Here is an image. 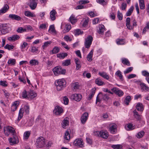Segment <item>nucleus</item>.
Wrapping results in <instances>:
<instances>
[{"label":"nucleus","instance_id":"nucleus-13","mask_svg":"<svg viewBox=\"0 0 149 149\" xmlns=\"http://www.w3.org/2000/svg\"><path fill=\"white\" fill-rule=\"evenodd\" d=\"M109 126L111 132L113 134L115 133L117 130V125L115 123H111L109 125Z\"/></svg>","mask_w":149,"mask_h":149},{"label":"nucleus","instance_id":"nucleus-23","mask_svg":"<svg viewBox=\"0 0 149 149\" xmlns=\"http://www.w3.org/2000/svg\"><path fill=\"white\" fill-rule=\"evenodd\" d=\"M56 12L54 9L50 12V17L52 21H54L56 19Z\"/></svg>","mask_w":149,"mask_h":149},{"label":"nucleus","instance_id":"nucleus-45","mask_svg":"<svg viewBox=\"0 0 149 149\" xmlns=\"http://www.w3.org/2000/svg\"><path fill=\"white\" fill-rule=\"evenodd\" d=\"M134 9V7L133 6H131L128 10L127 12L126 13V16H130L131 15L132 13V12Z\"/></svg>","mask_w":149,"mask_h":149},{"label":"nucleus","instance_id":"nucleus-8","mask_svg":"<svg viewBox=\"0 0 149 149\" xmlns=\"http://www.w3.org/2000/svg\"><path fill=\"white\" fill-rule=\"evenodd\" d=\"M93 40V38L91 35L85 38L84 45L86 48H89L90 47Z\"/></svg>","mask_w":149,"mask_h":149},{"label":"nucleus","instance_id":"nucleus-10","mask_svg":"<svg viewBox=\"0 0 149 149\" xmlns=\"http://www.w3.org/2000/svg\"><path fill=\"white\" fill-rule=\"evenodd\" d=\"M13 135V137L10 138L9 139V141L11 145L17 144L19 142V140L17 136L14 134Z\"/></svg>","mask_w":149,"mask_h":149},{"label":"nucleus","instance_id":"nucleus-18","mask_svg":"<svg viewBox=\"0 0 149 149\" xmlns=\"http://www.w3.org/2000/svg\"><path fill=\"white\" fill-rule=\"evenodd\" d=\"M19 36L17 34H14L8 37V40L10 41L14 42L19 38Z\"/></svg>","mask_w":149,"mask_h":149},{"label":"nucleus","instance_id":"nucleus-16","mask_svg":"<svg viewBox=\"0 0 149 149\" xmlns=\"http://www.w3.org/2000/svg\"><path fill=\"white\" fill-rule=\"evenodd\" d=\"M133 113L134 116L136 120L140 122L142 120V115L139 114L136 109L134 111Z\"/></svg>","mask_w":149,"mask_h":149},{"label":"nucleus","instance_id":"nucleus-47","mask_svg":"<svg viewBox=\"0 0 149 149\" xmlns=\"http://www.w3.org/2000/svg\"><path fill=\"white\" fill-rule=\"evenodd\" d=\"M59 51V48L57 47H55L53 50L51 51L50 53L52 54H56L58 53Z\"/></svg>","mask_w":149,"mask_h":149},{"label":"nucleus","instance_id":"nucleus-60","mask_svg":"<svg viewBox=\"0 0 149 149\" xmlns=\"http://www.w3.org/2000/svg\"><path fill=\"white\" fill-rule=\"evenodd\" d=\"M95 90H93V89L91 91V92L89 95V97H88V100H90L91 99L92 97L95 94Z\"/></svg>","mask_w":149,"mask_h":149},{"label":"nucleus","instance_id":"nucleus-7","mask_svg":"<svg viewBox=\"0 0 149 149\" xmlns=\"http://www.w3.org/2000/svg\"><path fill=\"white\" fill-rule=\"evenodd\" d=\"M3 130L5 135L7 136H8L10 133L13 134L15 132L14 128L10 126L4 127Z\"/></svg>","mask_w":149,"mask_h":149},{"label":"nucleus","instance_id":"nucleus-4","mask_svg":"<svg viewBox=\"0 0 149 149\" xmlns=\"http://www.w3.org/2000/svg\"><path fill=\"white\" fill-rule=\"evenodd\" d=\"M45 144V140L42 137H39L37 139L35 143V145L38 148H41Z\"/></svg>","mask_w":149,"mask_h":149},{"label":"nucleus","instance_id":"nucleus-32","mask_svg":"<svg viewBox=\"0 0 149 149\" xmlns=\"http://www.w3.org/2000/svg\"><path fill=\"white\" fill-rule=\"evenodd\" d=\"M39 62L36 59H32L29 61L30 65L31 66H36L38 65Z\"/></svg>","mask_w":149,"mask_h":149},{"label":"nucleus","instance_id":"nucleus-20","mask_svg":"<svg viewBox=\"0 0 149 149\" xmlns=\"http://www.w3.org/2000/svg\"><path fill=\"white\" fill-rule=\"evenodd\" d=\"M126 26L127 28L130 30L133 29V26L130 25V17H127L126 20Z\"/></svg>","mask_w":149,"mask_h":149},{"label":"nucleus","instance_id":"nucleus-30","mask_svg":"<svg viewBox=\"0 0 149 149\" xmlns=\"http://www.w3.org/2000/svg\"><path fill=\"white\" fill-rule=\"evenodd\" d=\"M24 15L25 16L29 17H36L35 14L28 11H25L24 12Z\"/></svg>","mask_w":149,"mask_h":149},{"label":"nucleus","instance_id":"nucleus-40","mask_svg":"<svg viewBox=\"0 0 149 149\" xmlns=\"http://www.w3.org/2000/svg\"><path fill=\"white\" fill-rule=\"evenodd\" d=\"M28 96L31 99L35 97L37 94L36 93L33 91H30L28 94Z\"/></svg>","mask_w":149,"mask_h":149},{"label":"nucleus","instance_id":"nucleus-31","mask_svg":"<svg viewBox=\"0 0 149 149\" xmlns=\"http://www.w3.org/2000/svg\"><path fill=\"white\" fill-rule=\"evenodd\" d=\"M140 85L141 87L142 90L143 91L145 90L147 91H149V87L146 84L143 83H141Z\"/></svg>","mask_w":149,"mask_h":149},{"label":"nucleus","instance_id":"nucleus-50","mask_svg":"<svg viewBox=\"0 0 149 149\" xmlns=\"http://www.w3.org/2000/svg\"><path fill=\"white\" fill-rule=\"evenodd\" d=\"M24 112L26 114H28L29 112V106L28 104H26L24 106Z\"/></svg>","mask_w":149,"mask_h":149},{"label":"nucleus","instance_id":"nucleus-33","mask_svg":"<svg viewBox=\"0 0 149 149\" xmlns=\"http://www.w3.org/2000/svg\"><path fill=\"white\" fill-rule=\"evenodd\" d=\"M115 75L118 77L121 81L123 80V76L121 72L119 70H118L115 74Z\"/></svg>","mask_w":149,"mask_h":149},{"label":"nucleus","instance_id":"nucleus-6","mask_svg":"<svg viewBox=\"0 0 149 149\" xmlns=\"http://www.w3.org/2000/svg\"><path fill=\"white\" fill-rule=\"evenodd\" d=\"M54 74L56 76L59 74H63L65 73L66 70L64 69H62L59 66L55 67L53 70Z\"/></svg>","mask_w":149,"mask_h":149},{"label":"nucleus","instance_id":"nucleus-54","mask_svg":"<svg viewBox=\"0 0 149 149\" xmlns=\"http://www.w3.org/2000/svg\"><path fill=\"white\" fill-rule=\"evenodd\" d=\"M31 133L29 131H27L24 133V138L25 139H27L30 135Z\"/></svg>","mask_w":149,"mask_h":149},{"label":"nucleus","instance_id":"nucleus-14","mask_svg":"<svg viewBox=\"0 0 149 149\" xmlns=\"http://www.w3.org/2000/svg\"><path fill=\"white\" fill-rule=\"evenodd\" d=\"M74 145L77 146L82 147L83 145V141L81 139H76L74 142Z\"/></svg>","mask_w":149,"mask_h":149},{"label":"nucleus","instance_id":"nucleus-36","mask_svg":"<svg viewBox=\"0 0 149 149\" xmlns=\"http://www.w3.org/2000/svg\"><path fill=\"white\" fill-rule=\"evenodd\" d=\"M93 50L92 49L88 55L87 59L89 61H91L92 60V58L93 55Z\"/></svg>","mask_w":149,"mask_h":149},{"label":"nucleus","instance_id":"nucleus-44","mask_svg":"<svg viewBox=\"0 0 149 149\" xmlns=\"http://www.w3.org/2000/svg\"><path fill=\"white\" fill-rule=\"evenodd\" d=\"M74 33L75 36H77L82 35L83 33V32L81 31L80 29H78L75 30Z\"/></svg>","mask_w":149,"mask_h":149},{"label":"nucleus","instance_id":"nucleus-48","mask_svg":"<svg viewBox=\"0 0 149 149\" xmlns=\"http://www.w3.org/2000/svg\"><path fill=\"white\" fill-rule=\"evenodd\" d=\"M64 138L65 139L67 140H70V135L68 131H66L65 132Z\"/></svg>","mask_w":149,"mask_h":149},{"label":"nucleus","instance_id":"nucleus-34","mask_svg":"<svg viewBox=\"0 0 149 149\" xmlns=\"http://www.w3.org/2000/svg\"><path fill=\"white\" fill-rule=\"evenodd\" d=\"M125 128L127 130H129L134 129L135 127L132 124L129 123L125 125Z\"/></svg>","mask_w":149,"mask_h":149},{"label":"nucleus","instance_id":"nucleus-9","mask_svg":"<svg viewBox=\"0 0 149 149\" xmlns=\"http://www.w3.org/2000/svg\"><path fill=\"white\" fill-rule=\"evenodd\" d=\"M111 90L119 97H121L124 95L123 92L117 88H113L111 89Z\"/></svg>","mask_w":149,"mask_h":149},{"label":"nucleus","instance_id":"nucleus-2","mask_svg":"<svg viewBox=\"0 0 149 149\" xmlns=\"http://www.w3.org/2000/svg\"><path fill=\"white\" fill-rule=\"evenodd\" d=\"M109 95L100 93L96 97V103L100 102L102 100L107 101L109 99Z\"/></svg>","mask_w":149,"mask_h":149},{"label":"nucleus","instance_id":"nucleus-39","mask_svg":"<svg viewBox=\"0 0 149 149\" xmlns=\"http://www.w3.org/2000/svg\"><path fill=\"white\" fill-rule=\"evenodd\" d=\"M71 23L72 24H74L77 21V19L74 17L73 15H72L69 18Z\"/></svg>","mask_w":149,"mask_h":149},{"label":"nucleus","instance_id":"nucleus-63","mask_svg":"<svg viewBox=\"0 0 149 149\" xmlns=\"http://www.w3.org/2000/svg\"><path fill=\"white\" fill-rule=\"evenodd\" d=\"M63 103L65 104L66 105L68 104L69 99L67 97L65 96L63 98Z\"/></svg>","mask_w":149,"mask_h":149},{"label":"nucleus","instance_id":"nucleus-56","mask_svg":"<svg viewBox=\"0 0 149 149\" xmlns=\"http://www.w3.org/2000/svg\"><path fill=\"white\" fill-rule=\"evenodd\" d=\"M70 64V60L67 59L65 60L62 63L63 66H68Z\"/></svg>","mask_w":149,"mask_h":149},{"label":"nucleus","instance_id":"nucleus-15","mask_svg":"<svg viewBox=\"0 0 149 149\" xmlns=\"http://www.w3.org/2000/svg\"><path fill=\"white\" fill-rule=\"evenodd\" d=\"M71 97L73 100L77 101H79L82 98V95L80 94H75L72 95L71 96Z\"/></svg>","mask_w":149,"mask_h":149},{"label":"nucleus","instance_id":"nucleus-37","mask_svg":"<svg viewBox=\"0 0 149 149\" xmlns=\"http://www.w3.org/2000/svg\"><path fill=\"white\" fill-rule=\"evenodd\" d=\"M9 9V6L7 4H5L4 7L0 10V13H6Z\"/></svg>","mask_w":149,"mask_h":149},{"label":"nucleus","instance_id":"nucleus-43","mask_svg":"<svg viewBox=\"0 0 149 149\" xmlns=\"http://www.w3.org/2000/svg\"><path fill=\"white\" fill-rule=\"evenodd\" d=\"M74 61L76 63V68L77 69H78L81 67L80 62L77 58H75Z\"/></svg>","mask_w":149,"mask_h":149},{"label":"nucleus","instance_id":"nucleus-26","mask_svg":"<svg viewBox=\"0 0 149 149\" xmlns=\"http://www.w3.org/2000/svg\"><path fill=\"white\" fill-rule=\"evenodd\" d=\"M105 31L104 26V25L101 24L99 26V30L97 32L99 34L103 35Z\"/></svg>","mask_w":149,"mask_h":149},{"label":"nucleus","instance_id":"nucleus-62","mask_svg":"<svg viewBox=\"0 0 149 149\" xmlns=\"http://www.w3.org/2000/svg\"><path fill=\"white\" fill-rule=\"evenodd\" d=\"M83 75L84 77H86L88 78H89L91 77V74L89 73H86V71L83 72Z\"/></svg>","mask_w":149,"mask_h":149},{"label":"nucleus","instance_id":"nucleus-21","mask_svg":"<svg viewBox=\"0 0 149 149\" xmlns=\"http://www.w3.org/2000/svg\"><path fill=\"white\" fill-rule=\"evenodd\" d=\"M98 74L101 77L105 79L109 80V75H108L105 72H99Z\"/></svg>","mask_w":149,"mask_h":149},{"label":"nucleus","instance_id":"nucleus-22","mask_svg":"<svg viewBox=\"0 0 149 149\" xmlns=\"http://www.w3.org/2000/svg\"><path fill=\"white\" fill-rule=\"evenodd\" d=\"M19 104V101H16L14 102L11 107V110L13 111H15L17 109Z\"/></svg>","mask_w":149,"mask_h":149},{"label":"nucleus","instance_id":"nucleus-28","mask_svg":"<svg viewBox=\"0 0 149 149\" xmlns=\"http://www.w3.org/2000/svg\"><path fill=\"white\" fill-rule=\"evenodd\" d=\"M24 112L23 108H21L19 111L18 117L17 119L18 121H19L23 117Z\"/></svg>","mask_w":149,"mask_h":149},{"label":"nucleus","instance_id":"nucleus-35","mask_svg":"<svg viewBox=\"0 0 149 149\" xmlns=\"http://www.w3.org/2000/svg\"><path fill=\"white\" fill-rule=\"evenodd\" d=\"M7 63L9 65H14L16 63V60L14 59L10 58L8 60Z\"/></svg>","mask_w":149,"mask_h":149},{"label":"nucleus","instance_id":"nucleus-49","mask_svg":"<svg viewBox=\"0 0 149 149\" xmlns=\"http://www.w3.org/2000/svg\"><path fill=\"white\" fill-rule=\"evenodd\" d=\"M49 31L51 33H56V30L54 25L50 26Z\"/></svg>","mask_w":149,"mask_h":149},{"label":"nucleus","instance_id":"nucleus-19","mask_svg":"<svg viewBox=\"0 0 149 149\" xmlns=\"http://www.w3.org/2000/svg\"><path fill=\"white\" fill-rule=\"evenodd\" d=\"M69 118L67 117L65 118L62 121V127L63 128H66L67 126L69 125Z\"/></svg>","mask_w":149,"mask_h":149},{"label":"nucleus","instance_id":"nucleus-57","mask_svg":"<svg viewBox=\"0 0 149 149\" xmlns=\"http://www.w3.org/2000/svg\"><path fill=\"white\" fill-rule=\"evenodd\" d=\"M133 68L132 67H130L127 69L125 70L124 71L125 74L131 72L133 70Z\"/></svg>","mask_w":149,"mask_h":149},{"label":"nucleus","instance_id":"nucleus-61","mask_svg":"<svg viewBox=\"0 0 149 149\" xmlns=\"http://www.w3.org/2000/svg\"><path fill=\"white\" fill-rule=\"evenodd\" d=\"M71 26L70 24H67L66 25L65 29V32H67L69 31L71 29Z\"/></svg>","mask_w":149,"mask_h":149},{"label":"nucleus","instance_id":"nucleus-41","mask_svg":"<svg viewBox=\"0 0 149 149\" xmlns=\"http://www.w3.org/2000/svg\"><path fill=\"white\" fill-rule=\"evenodd\" d=\"M139 3L140 8L142 10L144 9L145 5L144 0H139Z\"/></svg>","mask_w":149,"mask_h":149},{"label":"nucleus","instance_id":"nucleus-25","mask_svg":"<svg viewBox=\"0 0 149 149\" xmlns=\"http://www.w3.org/2000/svg\"><path fill=\"white\" fill-rule=\"evenodd\" d=\"M136 108L138 111H143L144 109V106L143 104L140 102H138L137 103Z\"/></svg>","mask_w":149,"mask_h":149},{"label":"nucleus","instance_id":"nucleus-53","mask_svg":"<svg viewBox=\"0 0 149 149\" xmlns=\"http://www.w3.org/2000/svg\"><path fill=\"white\" fill-rule=\"evenodd\" d=\"M68 56V54L66 53H61L58 54L57 56L58 57L60 58H63L65 57Z\"/></svg>","mask_w":149,"mask_h":149},{"label":"nucleus","instance_id":"nucleus-12","mask_svg":"<svg viewBox=\"0 0 149 149\" xmlns=\"http://www.w3.org/2000/svg\"><path fill=\"white\" fill-rule=\"evenodd\" d=\"M88 116V114L87 112H85L82 115L81 118V122L83 124L85 123L87 121Z\"/></svg>","mask_w":149,"mask_h":149},{"label":"nucleus","instance_id":"nucleus-11","mask_svg":"<svg viewBox=\"0 0 149 149\" xmlns=\"http://www.w3.org/2000/svg\"><path fill=\"white\" fill-rule=\"evenodd\" d=\"M63 109L58 106L55 107L53 111L54 113L56 115H60L63 112Z\"/></svg>","mask_w":149,"mask_h":149},{"label":"nucleus","instance_id":"nucleus-27","mask_svg":"<svg viewBox=\"0 0 149 149\" xmlns=\"http://www.w3.org/2000/svg\"><path fill=\"white\" fill-rule=\"evenodd\" d=\"M89 21V18L88 17L84 19L81 22L82 26L84 27H86L87 26Z\"/></svg>","mask_w":149,"mask_h":149},{"label":"nucleus","instance_id":"nucleus-59","mask_svg":"<svg viewBox=\"0 0 149 149\" xmlns=\"http://www.w3.org/2000/svg\"><path fill=\"white\" fill-rule=\"evenodd\" d=\"M48 26V25L47 24H40L39 28L40 29H45Z\"/></svg>","mask_w":149,"mask_h":149},{"label":"nucleus","instance_id":"nucleus-46","mask_svg":"<svg viewBox=\"0 0 149 149\" xmlns=\"http://www.w3.org/2000/svg\"><path fill=\"white\" fill-rule=\"evenodd\" d=\"M116 42L118 45H124L125 43V40L123 39H117Z\"/></svg>","mask_w":149,"mask_h":149},{"label":"nucleus","instance_id":"nucleus-58","mask_svg":"<svg viewBox=\"0 0 149 149\" xmlns=\"http://www.w3.org/2000/svg\"><path fill=\"white\" fill-rule=\"evenodd\" d=\"M14 47V46L13 45H9L8 44H6L4 47V48L7 49L9 50H11Z\"/></svg>","mask_w":149,"mask_h":149},{"label":"nucleus","instance_id":"nucleus-1","mask_svg":"<svg viewBox=\"0 0 149 149\" xmlns=\"http://www.w3.org/2000/svg\"><path fill=\"white\" fill-rule=\"evenodd\" d=\"M55 84L57 91H60L65 87L66 82L64 79H60L56 81Z\"/></svg>","mask_w":149,"mask_h":149},{"label":"nucleus","instance_id":"nucleus-42","mask_svg":"<svg viewBox=\"0 0 149 149\" xmlns=\"http://www.w3.org/2000/svg\"><path fill=\"white\" fill-rule=\"evenodd\" d=\"M122 62L123 64L127 65L128 66L130 65V62L128 59L125 58H122L121 59Z\"/></svg>","mask_w":149,"mask_h":149},{"label":"nucleus","instance_id":"nucleus-55","mask_svg":"<svg viewBox=\"0 0 149 149\" xmlns=\"http://www.w3.org/2000/svg\"><path fill=\"white\" fill-rule=\"evenodd\" d=\"M145 134V132L143 131L139 132L137 134V137L138 138H141Z\"/></svg>","mask_w":149,"mask_h":149},{"label":"nucleus","instance_id":"nucleus-29","mask_svg":"<svg viewBox=\"0 0 149 149\" xmlns=\"http://www.w3.org/2000/svg\"><path fill=\"white\" fill-rule=\"evenodd\" d=\"M72 88L74 91H76L77 89H78L79 88V84L77 82H75L72 83L71 84Z\"/></svg>","mask_w":149,"mask_h":149},{"label":"nucleus","instance_id":"nucleus-52","mask_svg":"<svg viewBox=\"0 0 149 149\" xmlns=\"http://www.w3.org/2000/svg\"><path fill=\"white\" fill-rule=\"evenodd\" d=\"M111 147L114 149H121L122 148V146L120 144L113 145Z\"/></svg>","mask_w":149,"mask_h":149},{"label":"nucleus","instance_id":"nucleus-17","mask_svg":"<svg viewBox=\"0 0 149 149\" xmlns=\"http://www.w3.org/2000/svg\"><path fill=\"white\" fill-rule=\"evenodd\" d=\"M37 0H30L29 6L32 10H34L36 8L37 5Z\"/></svg>","mask_w":149,"mask_h":149},{"label":"nucleus","instance_id":"nucleus-3","mask_svg":"<svg viewBox=\"0 0 149 149\" xmlns=\"http://www.w3.org/2000/svg\"><path fill=\"white\" fill-rule=\"evenodd\" d=\"M0 27L1 32L3 34L8 33L11 30V26L9 24H2Z\"/></svg>","mask_w":149,"mask_h":149},{"label":"nucleus","instance_id":"nucleus-38","mask_svg":"<svg viewBox=\"0 0 149 149\" xmlns=\"http://www.w3.org/2000/svg\"><path fill=\"white\" fill-rule=\"evenodd\" d=\"M95 83L98 86H102L104 83L100 78H98L95 80Z\"/></svg>","mask_w":149,"mask_h":149},{"label":"nucleus","instance_id":"nucleus-51","mask_svg":"<svg viewBox=\"0 0 149 149\" xmlns=\"http://www.w3.org/2000/svg\"><path fill=\"white\" fill-rule=\"evenodd\" d=\"M131 97L130 96H127L125 99V104L128 105L129 104V102L131 100Z\"/></svg>","mask_w":149,"mask_h":149},{"label":"nucleus","instance_id":"nucleus-5","mask_svg":"<svg viewBox=\"0 0 149 149\" xmlns=\"http://www.w3.org/2000/svg\"><path fill=\"white\" fill-rule=\"evenodd\" d=\"M94 134L98 136H100L104 139H107L108 137V133L106 131L101 130L94 132Z\"/></svg>","mask_w":149,"mask_h":149},{"label":"nucleus","instance_id":"nucleus-24","mask_svg":"<svg viewBox=\"0 0 149 149\" xmlns=\"http://www.w3.org/2000/svg\"><path fill=\"white\" fill-rule=\"evenodd\" d=\"M9 17L13 20H19L21 19V18L17 15L15 14H10L9 15Z\"/></svg>","mask_w":149,"mask_h":149},{"label":"nucleus","instance_id":"nucleus-64","mask_svg":"<svg viewBox=\"0 0 149 149\" xmlns=\"http://www.w3.org/2000/svg\"><path fill=\"white\" fill-rule=\"evenodd\" d=\"M28 94H27L26 91L25 90H24L22 93V96L24 98H27L28 97Z\"/></svg>","mask_w":149,"mask_h":149}]
</instances>
